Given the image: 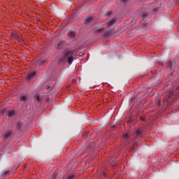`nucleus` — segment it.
<instances>
[{
  "instance_id": "obj_27",
  "label": "nucleus",
  "mask_w": 179,
  "mask_h": 179,
  "mask_svg": "<svg viewBox=\"0 0 179 179\" xmlns=\"http://www.w3.org/2000/svg\"><path fill=\"white\" fill-rule=\"evenodd\" d=\"M42 1H45V0H42Z\"/></svg>"
},
{
  "instance_id": "obj_21",
  "label": "nucleus",
  "mask_w": 179,
  "mask_h": 179,
  "mask_svg": "<svg viewBox=\"0 0 179 179\" xmlns=\"http://www.w3.org/2000/svg\"><path fill=\"white\" fill-rule=\"evenodd\" d=\"M102 176H103L104 178H106V177H107V174L106 173V172H102Z\"/></svg>"
},
{
  "instance_id": "obj_17",
  "label": "nucleus",
  "mask_w": 179,
  "mask_h": 179,
  "mask_svg": "<svg viewBox=\"0 0 179 179\" xmlns=\"http://www.w3.org/2000/svg\"><path fill=\"white\" fill-rule=\"evenodd\" d=\"M110 34H110V31H108L104 33V36H110Z\"/></svg>"
},
{
  "instance_id": "obj_2",
  "label": "nucleus",
  "mask_w": 179,
  "mask_h": 179,
  "mask_svg": "<svg viewBox=\"0 0 179 179\" xmlns=\"http://www.w3.org/2000/svg\"><path fill=\"white\" fill-rule=\"evenodd\" d=\"M174 97L177 99L179 97V92L175 95L174 92L168 94L164 99V103H167V104H170L174 101Z\"/></svg>"
},
{
  "instance_id": "obj_24",
  "label": "nucleus",
  "mask_w": 179,
  "mask_h": 179,
  "mask_svg": "<svg viewBox=\"0 0 179 179\" xmlns=\"http://www.w3.org/2000/svg\"><path fill=\"white\" fill-rule=\"evenodd\" d=\"M127 1L128 0H122V2H124L125 3V2H127Z\"/></svg>"
},
{
  "instance_id": "obj_22",
  "label": "nucleus",
  "mask_w": 179,
  "mask_h": 179,
  "mask_svg": "<svg viewBox=\"0 0 179 179\" xmlns=\"http://www.w3.org/2000/svg\"><path fill=\"white\" fill-rule=\"evenodd\" d=\"M141 121H145V118H143V117H141Z\"/></svg>"
},
{
  "instance_id": "obj_13",
  "label": "nucleus",
  "mask_w": 179,
  "mask_h": 179,
  "mask_svg": "<svg viewBox=\"0 0 179 179\" xmlns=\"http://www.w3.org/2000/svg\"><path fill=\"white\" fill-rule=\"evenodd\" d=\"M10 134H12L10 131H6V133L4 134L5 138H8V136H10Z\"/></svg>"
},
{
  "instance_id": "obj_11",
  "label": "nucleus",
  "mask_w": 179,
  "mask_h": 179,
  "mask_svg": "<svg viewBox=\"0 0 179 179\" xmlns=\"http://www.w3.org/2000/svg\"><path fill=\"white\" fill-rule=\"evenodd\" d=\"M22 127H23V123L22 122H20L17 124L16 129H20V128H22Z\"/></svg>"
},
{
  "instance_id": "obj_10",
  "label": "nucleus",
  "mask_w": 179,
  "mask_h": 179,
  "mask_svg": "<svg viewBox=\"0 0 179 179\" xmlns=\"http://www.w3.org/2000/svg\"><path fill=\"white\" fill-rule=\"evenodd\" d=\"M35 100L38 102V103H41V101H43V99H41V97H40V96L36 95Z\"/></svg>"
},
{
  "instance_id": "obj_12",
  "label": "nucleus",
  "mask_w": 179,
  "mask_h": 179,
  "mask_svg": "<svg viewBox=\"0 0 179 179\" xmlns=\"http://www.w3.org/2000/svg\"><path fill=\"white\" fill-rule=\"evenodd\" d=\"M8 115L10 117H13V115H15V110H11V111L8 112Z\"/></svg>"
},
{
  "instance_id": "obj_14",
  "label": "nucleus",
  "mask_w": 179,
  "mask_h": 179,
  "mask_svg": "<svg viewBox=\"0 0 179 179\" xmlns=\"http://www.w3.org/2000/svg\"><path fill=\"white\" fill-rule=\"evenodd\" d=\"M11 36L13 38H19V35H17V34H12Z\"/></svg>"
},
{
  "instance_id": "obj_23",
  "label": "nucleus",
  "mask_w": 179,
  "mask_h": 179,
  "mask_svg": "<svg viewBox=\"0 0 179 179\" xmlns=\"http://www.w3.org/2000/svg\"><path fill=\"white\" fill-rule=\"evenodd\" d=\"M127 136H128V134H124V138H127Z\"/></svg>"
},
{
  "instance_id": "obj_9",
  "label": "nucleus",
  "mask_w": 179,
  "mask_h": 179,
  "mask_svg": "<svg viewBox=\"0 0 179 179\" xmlns=\"http://www.w3.org/2000/svg\"><path fill=\"white\" fill-rule=\"evenodd\" d=\"M115 18H113L112 20H110L108 22V27H110V26H113V24H114V23H115Z\"/></svg>"
},
{
  "instance_id": "obj_8",
  "label": "nucleus",
  "mask_w": 179,
  "mask_h": 179,
  "mask_svg": "<svg viewBox=\"0 0 179 179\" xmlns=\"http://www.w3.org/2000/svg\"><path fill=\"white\" fill-rule=\"evenodd\" d=\"M75 36H76V34L75 33V31H70L68 33V37H69L70 38H73Z\"/></svg>"
},
{
  "instance_id": "obj_1",
  "label": "nucleus",
  "mask_w": 179,
  "mask_h": 179,
  "mask_svg": "<svg viewBox=\"0 0 179 179\" xmlns=\"http://www.w3.org/2000/svg\"><path fill=\"white\" fill-rule=\"evenodd\" d=\"M72 52L73 51L68 49L66 50L64 53V56L61 58L60 61L62 62H66L68 61V63L71 65L73 61V56H72Z\"/></svg>"
},
{
  "instance_id": "obj_16",
  "label": "nucleus",
  "mask_w": 179,
  "mask_h": 179,
  "mask_svg": "<svg viewBox=\"0 0 179 179\" xmlns=\"http://www.w3.org/2000/svg\"><path fill=\"white\" fill-rule=\"evenodd\" d=\"M58 44L57 50H62V43L59 42Z\"/></svg>"
},
{
  "instance_id": "obj_5",
  "label": "nucleus",
  "mask_w": 179,
  "mask_h": 179,
  "mask_svg": "<svg viewBox=\"0 0 179 179\" xmlns=\"http://www.w3.org/2000/svg\"><path fill=\"white\" fill-rule=\"evenodd\" d=\"M36 76V72L29 73L27 76V80H32Z\"/></svg>"
},
{
  "instance_id": "obj_4",
  "label": "nucleus",
  "mask_w": 179,
  "mask_h": 179,
  "mask_svg": "<svg viewBox=\"0 0 179 179\" xmlns=\"http://www.w3.org/2000/svg\"><path fill=\"white\" fill-rule=\"evenodd\" d=\"M47 62H48L47 61V59L44 58V57H42V58L38 59V61L37 62V64L39 66H43V65H45V64H47Z\"/></svg>"
},
{
  "instance_id": "obj_26",
  "label": "nucleus",
  "mask_w": 179,
  "mask_h": 179,
  "mask_svg": "<svg viewBox=\"0 0 179 179\" xmlns=\"http://www.w3.org/2000/svg\"><path fill=\"white\" fill-rule=\"evenodd\" d=\"M144 26H146V24H144Z\"/></svg>"
},
{
  "instance_id": "obj_19",
  "label": "nucleus",
  "mask_w": 179,
  "mask_h": 179,
  "mask_svg": "<svg viewBox=\"0 0 179 179\" xmlns=\"http://www.w3.org/2000/svg\"><path fill=\"white\" fill-rule=\"evenodd\" d=\"M73 177H75V176H73V175H69L68 177H67V178L68 179H73Z\"/></svg>"
},
{
  "instance_id": "obj_18",
  "label": "nucleus",
  "mask_w": 179,
  "mask_h": 179,
  "mask_svg": "<svg viewBox=\"0 0 179 179\" xmlns=\"http://www.w3.org/2000/svg\"><path fill=\"white\" fill-rule=\"evenodd\" d=\"M101 31H105L103 28L97 30V33H101Z\"/></svg>"
},
{
  "instance_id": "obj_6",
  "label": "nucleus",
  "mask_w": 179,
  "mask_h": 179,
  "mask_svg": "<svg viewBox=\"0 0 179 179\" xmlns=\"http://www.w3.org/2000/svg\"><path fill=\"white\" fill-rule=\"evenodd\" d=\"M28 98L29 96H27V95H20V100L24 103H27Z\"/></svg>"
},
{
  "instance_id": "obj_25",
  "label": "nucleus",
  "mask_w": 179,
  "mask_h": 179,
  "mask_svg": "<svg viewBox=\"0 0 179 179\" xmlns=\"http://www.w3.org/2000/svg\"><path fill=\"white\" fill-rule=\"evenodd\" d=\"M6 176H9V172H6Z\"/></svg>"
},
{
  "instance_id": "obj_20",
  "label": "nucleus",
  "mask_w": 179,
  "mask_h": 179,
  "mask_svg": "<svg viewBox=\"0 0 179 179\" xmlns=\"http://www.w3.org/2000/svg\"><path fill=\"white\" fill-rule=\"evenodd\" d=\"M148 17V13H145L144 14H143V17Z\"/></svg>"
},
{
  "instance_id": "obj_3",
  "label": "nucleus",
  "mask_w": 179,
  "mask_h": 179,
  "mask_svg": "<svg viewBox=\"0 0 179 179\" xmlns=\"http://www.w3.org/2000/svg\"><path fill=\"white\" fill-rule=\"evenodd\" d=\"M166 67L169 68V69H171V71H173V69H176V62H171V61H168L166 63Z\"/></svg>"
},
{
  "instance_id": "obj_15",
  "label": "nucleus",
  "mask_w": 179,
  "mask_h": 179,
  "mask_svg": "<svg viewBox=\"0 0 179 179\" xmlns=\"http://www.w3.org/2000/svg\"><path fill=\"white\" fill-rule=\"evenodd\" d=\"M136 135H142V131H141L140 129H137L136 130Z\"/></svg>"
},
{
  "instance_id": "obj_7",
  "label": "nucleus",
  "mask_w": 179,
  "mask_h": 179,
  "mask_svg": "<svg viewBox=\"0 0 179 179\" xmlns=\"http://www.w3.org/2000/svg\"><path fill=\"white\" fill-rule=\"evenodd\" d=\"M92 22H93V17H87V19H85V24H89V23H92Z\"/></svg>"
}]
</instances>
